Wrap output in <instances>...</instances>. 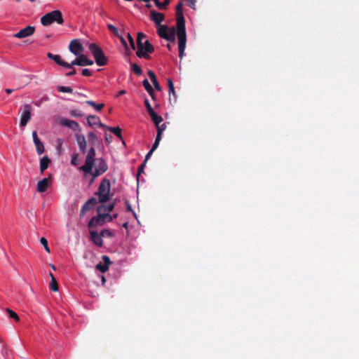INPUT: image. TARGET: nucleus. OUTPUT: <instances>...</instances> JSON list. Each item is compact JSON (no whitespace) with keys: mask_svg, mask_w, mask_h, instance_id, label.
<instances>
[{"mask_svg":"<svg viewBox=\"0 0 359 359\" xmlns=\"http://www.w3.org/2000/svg\"><path fill=\"white\" fill-rule=\"evenodd\" d=\"M157 128V135H159L160 137L162 135V133L166 129V123H164L161 125L158 124L156 126Z\"/></svg>","mask_w":359,"mask_h":359,"instance_id":"a19ab883","label":"nucleus"},{"mask_svg":"<svg viewBox=\"0 0 359 359\" xmlns=\"http://www.w3.org/2000/svg\"><path fill=\"white\" fill-rule=\"evenodd\" d=\"M102 260H103L104 263H102V262L98 263L96 265L95 268L100 272L105 273L109 269V266L111 264V262L109 257L107 255L102 256Z\"/></svg>","mask_w":359,"mask_h":359,"instance_id":"2eb2a0df","label":"nucleus"},{"mask_svg":"<svg viewBox=\"0 0 359 359\" xmlns=\"http://www.w3.org/2000/svg\"><path fill=\"white\" fill-rule=\"evenodd\" d=\"M126 93V90H121L118 94H117V97L118 96H121V95H125Z\"/></svg>","mask_w":359,"mask_h":359,"instance_id":"bf43d9fd","label":"nucleus"},{"mask_svg":"<svg viewBox=\"0 0 359 359\" xmlns=\"http://www.w3.org/2000/svg\"><path fill=\"white\" fill-rule=\"evenodd\" d=\"M149 95L151 97L153 100L155 99V93L154 89H152V92L151 93V94H149Z\"/></svg>","mask_w":359,"mask_h":359,"instance_id":"680f3d73","label":"nucleus"},{"mask_svg":"<svg viewBox=\"0 0 359 359\" xmlns=\"http://www.w3.org/2000/svg\"><path fill=\"white\" fill-rule=\"evenodd\" d=\"M127 38L128 39V41L130 43V46L131 48L133 50H135V41H134L133 36H131V34L130 33H128Z\"/></svg>","mask_w":359,"mask_h":359,"instance_id":"49530a36","label":"nucleus"},{"mask_svg":"<svg viewBox=\"0 0 359 359\" xmlns=\"http://www.w3.org/2000/svg\"><path fill=\"white\" fill-rule=\"evenodd\" d=\"M51 184V177L43 178L37 183L36 190L39 193L45 192Z\"/></svg>","mask_w":359,"mask_h":359,"instance_id":"4468645a","label":"nucleus"},{"mask_svg":"<svg viewBox=\"0 0 359 359\" xmlns=\"http://www.w3.org/2000/svg\"><path fill=\"white\" fill-rule=\"evenodd\" d=\"M34 31L35 27L34 26L28 25L15 34L13 36L18 39L25 38L32 36L34 33Z\"/></svg>","mask_w":359,"mask_h":359,"instance_id":"ddd939ff","label":"nucleus"},{"mask_svg":"<svg viewBox=\"0 0 359 359\" xmlns=\"http://www.w3.org/2000/svg\"><path fill=\"white\" fill-rule=\"evenodd\" d=\"M122 226H123V228H125V229H128V222H126L123 223V224H122Z\"/></svg>","mask_w":359,"mask_h":359,"instance_id":"e2e57ef3","label":"nucleus"},{"mask_svg":"<svg viewBox=\"0 0 359 359\" xmlns=\"http://www.w3.org/2000/svg\"><path fill=\"white\" fill-rule=\"evenodd\" d=\"M105 140H106V141H107L108 142H110V141L109 140V137H108V135H107V134H106V135H105Z\"/></svg>","mask_w":359,"mask_h":359,"instance_id":"774afa93","label":"nucleus"},{"mask_svg":"<svg viewBox=\"0 0 359 359\" xmlns=\"http://www.w3.org/2000/svg\"><path fill=\"white\" fill-rule=\"evenodd\" d=\"M76 140L79 145V149L85 153L86 151L87 142L86 140V137L83 135H77L76 136Z\"/></svg>","mask_w":359,"mask_h":359,"instance_id":"5701e85b","label":"nucleus"},{"mask_svg":"<svg viewBox=\"0 0 359 359\" xmlns=\"http://www.w3.org/2000/svg\"><path fill=\"white\" fill-rule=\"evenodd\" d=\"M40 243L44 247L46 252H50V248L48 247V241L46 238H44V237L41 238Z\"/></svg>","mask_w":359,"mask_h":359,"instance_id":"79ce46f5","label":"nucleus"},{"mask_svg":"<svg viewBox=\"0 0 359 359\" xmlns=\"http://www.w3.org/2000/svg\"><path fill=\"white\" fill-rule=\"evenodd\" d=\"M141 46H137V56L140 58L149 59V53H152L154 51V47L148 40L142 42Z\"/></svg>","mask_w":359,"mask_h":359,"instance_id":"39448f33","label":"nucleus"},{"mask_svg":"<svg viewBox=\"0 0 359 359\" xmlns=\"http://www.w3.org/2000/svg\"><path fill=\"white\" fill-rule=\"evenodd\" d=\"M90 240L98 247L103 245V241L102 239L101 234L92 229L90 230Z\"/></svg>","mask_w":359,"mask_h":359,"instance_id":"aec40b11","label":"nucleus"},{"mask_svg":"<svg viewBox=\"0 0 359 359\" xmlns=\"http://www.w3.org/2000/svg\"><path fill=\"white\" fill-rule=\"evenodd\" d=\"M6 312L8 313L10 318H13L15 321L20 320V317L13 311L11 310L10 309H6Z\"/></svg>","mask_w":359,"mask_h":359,"instance_id":"e433bc0d","label":"nucleus"},{"mask_svg":"<svg viewBox=\"0 0 359 359\" xmlns=\"http://www.w3.org/2000/svg\"><path fill=\"white\" fill-rule=\"evenodd\" d=\"M114 208V203H111L109 205H103L102 204V205H99L97 208V211L100 212L107 211L108 212L107 213H109L113 210Z\"/></svg>","mask_w":359,"mask_h":359,"instance_id":"c85d7f7f","label":"nucleus"},{"mask_svg":"<svg viewBox=\"0 0 359 359\" xmlns=\"http://www.w3.org/2000/svg\"><path fill=\"white\" fill-rule=\"evenodd\" d=\"M168 86L169 95H170V96L171 95H172L173 99H174V102L175 103L176 100H177V95H176V92H175V88H174V84H173V82L171 79H168Z\"/></svg>","mask_w":359,"mask_h":359,"instance_id":"cd10ccee","label":"nucleus"},{"mask_svg":"<svg viewBox=\"0 0 359 359\" xmlns=\"http://www.w3.org/2000/svg\"><path fill=\"white\" fill-rule=\"evenodd\" d=\"M60 125L68 127L74 130H80L79 124L75 121L67 118H61L60 120Z\"/></svg>","mask_w":359,"mask_h":359,"instance_id":"a211bd4d","label":"nucleus"},{"mask_svg":"<svg viewBox=\"0 0 359 359\" xmlns=\"http://www.w3.org/2000/svg\"><path fill=\"white\" fill-rule=\"evenodd\" d=\"M111 216H112L113 219H116V218L118 217V214H117V213H116V214H114V215H111Z\"/></svg>","mask_w":359,"mask_h":359,"instance_id":"338daca9","label":"nucleus"},{"mask_svg":"<svg viewBox=\"0 0 359 359\" xmlns=\"http://www.w3.org/2000/svg\"><path fill=\"white\" fill-rule=\"evenodd\" d=\"M69 51L76 57L83 52V46L79 39H73L69 45Z\"/></svg>","mask_w":359,"mask_h":359,"instance_id":"9d476101","label":"nucleus"},{"mask_svg":"<svg viewBox=\"0 0 359 359\" xmlns=\"http://www.w3.org/2000/svg\"><path fill=\"white\" fill-rule=\"evenodd\" d=\"M144 104H145V107L147 108V112L148 114H150L151 113L152 111H154V109L153 108L151 107L150 103H149V101L148 100V99H145L144 100Z\"/></svg>","mask_w":359,"mask_h":359,"instance_id":"09e8293b","label":"nucleus"},{"mask_svg":"<svg viewBox=\"0 0 359 359\" xmlns=\"http://www.w3.org/2000/svg\"><path fill=\"white\" fill-rule=\"evenodd\" d=\"M97 204V199L95 198H89L82 206L80 215L82 216L87 211L90 210L91 208H93L95 205Z\"/></svg>","mask_w":359,"mask_h":359,"instance_id":"f3484780","label":"nucleus"},{"mask_svg":"<svg viewBox=\"0 0 359 359\" xmlns=\"http://www.w3.org/2000/svg\"><path fill=\"white\" fill-rule=\"evenodd\" d=\"M132 71L137 75L140 76L142 74V69L135 63H131Z\"/></svg>","mask_w":359,"mask_h":359,"instance_id":"f704fd0d","label":"nucleus"},{"mask_svg":"<svg viewBox=\"0 0 359 359\" xmlns=\"http://www.w3.org/2000/svg\"><path fill=\"white\" fill-rule=\"evenodd\" d=\"M76 69H74V68H72V70L71 72H69L66 73V74H65V75H66L67 76H73V75L76 74Z\"/></svg>","mask_w":359,"mask_h":359,"instance_id":"13d9d810","label":"nucleus"},{"mask_svg":"<svg viewBox=\"0 0 359 359\" xmlns=\"http://www.w3.org/2000/svg\"><path fill=\"white\" fill-rule=\"evenodd\" d=\"M86 104L94 107L95 109L97 111H101L104 106V104L102 103V104H96L95 102L91 101V100L86 101Z\"/></svg>","mask_w":359,"mask_h":359,"instance_id":"72a5a7b5","label":"nucleus"},{"mask_svg":"<svg viewBox=\"0 0 359 359\" xmlns=\"http://www.w3.org/2000/svg\"><path fill=\"white\" fill-rule=\"evenodd\" d=\"M184 55V52H179V56L180 58H182Z\"/></svg>","mask_w":359,"mask_h":359,"instance_id":"69168bd1","label":"nucleus"},{"mask_svg":"<svg viewBox=\"0 0 359 359\" xmlns=\"http://www.w3.org/2000/svg\"><path fill=\"white\" fill-rule=\"evenodd\" d=\"M161 140V137H160L159 135H156L155 142H154V144L152 145V147L151 149H152L153 151H155L156 149V148L158 147Z\"/></svg>","mask_w":359,"mask_h":359,"instance_id":"de8ad7c7","label":"nucleus"},{"mask_svg":"<svg viewBox=\"0 0 359 359\" xmlns=\"http://www.w3.org/2000/svg\"><path fill=\"white\" fill-rule=\"evenodd\" d=\"M87 121L90 126L97 125L101 128H107V126L100 122V118L95 115H89L87 118Z\"/></svg>","mask_w":359,"mask_h":359,"instance_id":"412c9836","label":"nucleus"},{"mask_svg":"<svg viewBox=\"0 0 359 359\" xmlns=\"http://www.w3.org/2000/svg\"><path fill=\"white\" fill-rule=\"evenodd\" d=\"M102 216L104 217V222L107 220L108 222H111L113 220V217L109 213L102 212Z\"/></svg>","mask_w":359,"mask_h":359,"instance_id":"864d4df0","label":"nucleus"},{"mask_svg":"<svg viewBox=\"0 0 359 359\" xmlns=\"http://www.w3.org/2000/svg\"><path fill=\"white\" fill-rule=\"evenodd\" d=\"M49 276L51 278L50 287L53 292H57L58 290L57 282L52 273H49Z\"/></svg>","mask_w":359,"mask_h":359,"instance_id":"2f4dec72","label":"nucleus"},{"mask_svg":"<svg viewBox=\"0 0 359 359\" xmlns=\"http://www.w3.org/2000/svg\"><path fill=\"white\" fill-rule=\"evenodd\" d=\"M111 183L109 179L104 178L98 188L96 194L101 203H104L110 199Z\"/></svg>","mask_w":359,"mask_h":359,"instance_id":"f03ea898","label":"nucleus"},{"mask_svg":"<svg viewBox=\"0 0 359 359\" xmlns=\"http://www.w3.org/2000/svg\"><path fill=\"white\" fill-rule=\"evenodd\" d=\"M154 151H153L152 149H150L149 151L147 153V154L145 156V159L144 161V162H146L149 160V158H150V156H151V154H153Z\"/></svg>","mask_w":359,"mask_h":359,"instance_id":"4d7b16f0","label":"nucleus"},{"mask_svg":"<svg viewBox=\"0 0 359 359\" xmlns=\"http://www.w3.org/2000/svg\"><path fill=\"white\" fill-rule=\"evenodd\" d=\"M126 209H127V210H128V211L132 212H133V215H134V217H135V218H137L136 213H135V212H134V210H133L132 206H131V205L129 203V202H128V201H126Z\"/></svg>","mask_w":359,"mask_h":359,"instance_id":"5fc2aeb1","label":"nucleus"},{"mask_svg":"<svg viewBox=\"0 0 359 359\" xmlns=\"http://www.w3.org/2000/svg\"><path fill=\"white\" fill-rule=\"evenodd\" d=\"M104 223V220L102 212H97V215L91 218L88 224V226L91 229L93 227L102 226Z\"/></svg>","mask_w":359,"mask_h":359,"instance_id":"f8f14e48","label":"nucleus"},{"mask_svg":"<svg viewBox=\"0 0 359 359\" xmlns=\"http://www.w3.org/2000/svg\"><path fill=\"white\" fill-rule=\"evenodd\" d=\"M117 37H118V38L119 39V40L121 41V43H122V45H123V47L125 48V49H126V50H128V44H127V43H126V39H124V37H123L122 35H121V34H119L118 36H117Z\"/></svg>","mask_w":359,"mask_h":359,"instance_id":"8fccbe9b","label":"nucleus"},{"mask_svg":"<svg viewBox=\"0 0 359 359\" xmlns=\"http://www.w3.org/2000/svg\"><path fill=\"white\" fill-rule=\"evenodd\" d=\"M158 34L168 41L175 42V30L174 28L170 29L167 25H160L157 30Z\"/></svg>","mask_w":359,"mask_h":359,"instance_id":"423d86ee","label":"nucleus"},{"mask_svg":"<svg viewBox=\"0 0 359 359\" xmlns=\"http://www.w3.org/2000/svg\"><path fill=\"white\" fill-rule=\"evenodd\" d=\"M156 126H158L163 121V118L158 115L154 111L149 114Z\"/></svg>","mask_w":359,"mask_h":359,"instance_id":"c756f323","label":"nucleus"},{"mask_svg":"<svg viewBox=\"0 0 359 359\" xmlns=\"http://www.w3.org/2000/svg\"><path fill=\"white\" fill-rule=\"evenodd\" d=\"M147 74L149 77L150 78L151 82L153 83V85L155 88V89L158 91H160L161 90V87L157 80L156 76L154 74V72L151 70H149L147 72Z\"/></svg>","mask_w":359,"mask_h":359,"instance_id":"b1692460","label":"nucleus"},{"mask_svg":"<svg viewBox=\"0 0 359 359\" xmlns=\"http://www.w3.org/2000/svg\"><path fill=\"white\" fill-rule=\"evenodd\" d=\"M78 158H79V154H74L72 156L71 163L74 165H78Z\"/></svg>","mask_w":359,"mask_h":359,"instance_id":"3c124183","label":"nucleus"},{"mask_svg":"<svg viewBox=\"0 0 359 359\" xmlns=\"http://www.w3.org/2000/svg\"><path fill=\"white\" fill-rule=\"evenodd\" d=\"M13 91H14V90H13V89H11V88H6V92L8 94H11V93H12Z\"/></svg>","mask_w":359,"mask_h":359,"instance_id":"052dcab7","label":"nucleus"},{"mask_svg":"<svg viewBox=\"0 0 359 359\" xmlns=\"http://www.w3.org/2000/svg\"><path fill=\"white\" fill-rule=\"evenodd\" d=\"M102 237L111 238L114 236V233L109 229H102L100 232Z\"/></svg>","mask_w":359,"mask_h":359,"instance_id":"58836bf2","label":"nucleus"},{"mask_svg":"<svg viewBox=\"0 0 359 359\" xmlns=\"http://www.w3.org/2000/svg\"><path fill=\"white\" fill-rule=\"evenodd\" d=\"M105 128L113 133L118 137L122 138L121 129L119 127H109L107 126V128Z\"/></svg>","mask_w":359,"mask_h":359,"instance_id":"473e14b6","label":"nucleus"},{"mask_svg":"<svg viewBox=\"0 0 359 359\" xmlns=\"http://www.w3.org/2000/svg\"><path fill=\"white\" fill-rule=\"evenodd\" d=\"M33 141L36 147V152L39 155L44 152V145L42 142L39 139L36 131L32 132Z\"/></svg>","mask_w":359,"mask_h":359,"instance_id":"dca6fc26","label":"nucleus"},{"mask_svg":"<svg viewBox=\"0 0 359 359\" xmlns=\"http://www.w3.org/2000/svg\"><path fill=\"white\" fill-rule=\"evenodd\" d=\"M80 62V66H87V65H93V61L92 60L88 59L85 55L83 53L78 55Z\"/></svg>","mask_w":359,"mask_h":359,"instance_id":"a878e982","label":"nucleus"},{"mask_svg":"<svg viewBox=\"0 0 359 359\" xmlns=\"http://www.w3.org/2000/svg\"><path fill=\"white\" fill-rule=\"evenodd\" d=\"M97 161V167L94 172L92 171V173H90L92 175H93V178H96L98 176L102 175L104 173L107 169L108 165L106 163V161L102 158H99L96 160Z\"/></svg>","mask_w":359,"mask_h":359,"instance_id":"6e6552de","label":"nucleus"},{"mask_svg":"<svg viewBox=\"0 0 359 359\" xmlns=\"http://www.w3.org/2000/svg\"><path fill=\"white\" fill-rule=\"evenodd\" d=\"M55 22L59 25H62L64 22L62 14L59 10L50 11L43 15L41 18V23L43 26H48Z\"/></svg>","mask_w":359,"mask_h":359,"instance_id":"f257e3e1","label":"nucleus"},{"mask_svg":"<svg viewBox=\"0 0 359 359\" xmlns=\"http://www.w3.org/2000/svg\"><path fill=\"white\" fill-rule=\"evenodd\" d=\"M57 91L60 92V93H72L73 92V89L71 88V87H67V86H58L57 88Z\"/></svg>","mask_w":359,"mask_h":359,"instance_id":"4c0bfd02","label":"nucleus"},{"mask_svg":"<svg viewBox=\"0 0 359 359\" xmlns=\"http://www.w3.org/2000/svg\"><path fill=\"white\" fill-rule=\"evenodd\" d=\"M146 37L145 34L142 32H139L137 37V46L142 47V39Z\"/></svg>","mask_w":359,"mask_h":359,"instance_id":"ea45409f","label":"nucleus"},{"mask_svg":"<svg viewBox=\"0 0 359 359\" xmlns=\"http://www.w3.org/2000/svg\"><path fill=\"white\" fill-rule=\"evenodd\" d=\"M95 150L93 147H90L86 157L85 164L81 167V169L85 173H92V170L95 161Z\"/></svg>","mask_w":359,"mask_h":359,"instance_id":"20e7f679","label":"nucleus"},{"mask_svg":"<svg viewBox=\"0 0 359 359\" xmlns=\"http://www.w3.org/2000/svg\"><path fill=\"white\" fill-rule=\"evenodd\" d=\"M183 4L180 1L176 6L177 27H185V20L182 11Z\"/></svg>","mask_w":359,"mask_h":359,"instance_id":"9b49d317","label":"nucleus"},{"mask_svg":"<svg viewBox=\"0 0 359 359\" xmlns=\"http://www.w3.org/2000/svg\"><path fill=\"white\" fill-rule=\"evenodd\" d=\"M32 107L29 104H26L23 105V111L20 116V126L21 127H25L28 122L30 121L32 117Z\"/></svg>","mask_w":359,"mask_h":359,"instance_id":"0eeeda50","label":"nucleus"},{"mask_svg":"<svg viewBox=\"0 0 359 359\" xmlns=\"http://www.w3.org/2000/svg\"><path fill=\"white\" fill-rule=\"evenodd\" d=\"M47 57L49 59L53 60L57 65L60 66H62L63 67L69 66V63L64 61L60 55H54L51 53H48Z\"/></svg>","mask_w":359,"mask_h":359,"instance_id":"4be33fe9","label":"nucleus"},{"mask_svg":"<svg viewBox=\"0 0 359 359\" xmlns=\"http://www.w3.org/2000/svg\"><path fill=\"white\" fill-rule=\"evenodd\" d=\"M142 85L144 87L145 90L147 91V93L149 94H151V93L152 92L153 88L151 87V86L150 85L149 81L147 79H145L142 81Z\"/></svg>","mask_w":359,"mask_h":359,"instance_id":"c9c22d12","label":"nucleus"},{"mask_svg":"<svg viewBox=\"0 0 359 359\" xmlns=\"http://www.w3.org/2000/svg\"><path fill=\"white\" fill-rule=\"evenodd\" d=\"M150 18L152 21H154L156 25H161V22L165 19V15L162 13H158L155 11H150Z\"/></svg>","mask_w":359,"mask_h":359,"instance_id":"6ab92c4d","label":"nucleus"},{"mask_svg":"<svg viewBox=\"0 0 359 359\" xmlns=\"http://www.w3.org/2000/svg\"><path fill=\"white\" fill-rule=\"evenodd\" d=\"M49 266L51 267L52 269L56 270V268H55V265H53L52 264H50Z\"/></svg>","mask_w":359,"mask_h":359,"instance_id":"0e129e2a","label":"nucleus"},{"mask_svg":"<svg viewBox=\"0 0 359 359\" xmlns=\"http://www.w3.org/2000/svg\"><path fill=\"white\" fill-rule=\"evenodd\" d=\"M89 50L93 55L95 62L99 66H104L107 64V57L104 55L102 48L96 43H90L89 45Z\"/></svg>","mask_w":359,"mask_h":359,"instance_id":"7ed1b4c3","label":"nucleus"},{"mask_svg":"<svg viewBox=\"0 0 359 359\" xmlns=\"http://www.w3.org/2000/svg\"><path fill=\"white\" fill-rule=\"evenodd\" d=\"M82 74L85 76H91V72L88 69H83L82 70Z\"/></svg>","mask_w":359,"mask_h":359,"instance_id":"6e6d98bb","label":"nucleus"},{"mask_svg":"<svg viewBox=\"0 0 359 359\" xmlns=\"http://www.w3.org/2000/svg\"><path fill=\"white\" fill-rule=\"evenodd\" d=\"M87 137L90 144L93 145L100 144L101 143V140L97 137L96 134L93 132H89L87 135Z\"/></svg>","mask_w":359,"mask_h":359,"instance_id":"393cba45","label":"nucleus"},{"mask_svg":"<svg viewBox=\"0 0 359 359\" xmlns=\"http://www.w3.org/2000/svg\"><path fill=\"white\" fill-rule=\"evenodd\" d=\"M50 161L49 158L46 156H43L40 161V170L41 172H43L45 170H46L49 165Z\"/></svg>","mask_w":359,"mask_h":359,"instance_id":"bb28decb","label":"nucleus"},{"mask_svg":"<svg viewBox=\"0 0 359 359\" xmlns=\"http://www.w3.org/2000/svg\"><path fill=\"white\" fill-rule=\"evenodd\" d=\"M107 28L116 36L119 35L118 30V29L114 25L109 24V25H107Z\"/></svg>","mask_w":359,"mask_h":359,"instance_id":"37998d69","label":"nucleus"},{"mask_svg":"<svg viewBox=\"0 0 359 359\" xmlns=\"http://www.w3.org/2000/svg\"><path fill=\"white\" fill-rule=\"evenodd\" d=\"M179 52H184L186 47L187 35L185 27H177Z\"/></svg>","mask_w":359,"mask_h":359,"instance_id":"1a4fd4ad","label":"nucleus"},{"mask_svg":"<svg viewBox=\"0 0 359 359\" xmlns=\"http://www.w3.org/2000/svg\"><path fill=\"white\" fill-rule=\"evenodd\" d=\"M146 165V162H143L140 166L138 168L137 173V178L139 179V176L141 175V173L144 172V169Z\"/></svg>","mask_w":359,"mask_h":359,"instance_id":"603ef678","label":"nucleus"},{"mask_svg":"<svg viewBox=\"0 0 359 359\" xmlns=\"http://www.w3.org/2000/svg\"><path fill=\"white\" fill-rule=\"evenodd\" d=\"M156 7L161 10H165L167 8L168 6L170 4L171 0H165L163 2H161L159 0L154 1Z\"/></svg>","mask_w":359,"mask_h":359,"instance_id":"7c9ffc66","label":"nucleus"},{"mask_svg":"<svg viewBox=\"0 0 359 359\" xmlns=\"http://www.w3.org/2000/svg\"><path fill=\"white\" fill-rule=\"evenodd\" d=\"M69 114L73 117H81L83 115L81 111L77 109L71 110Z\"/></svg>","mask_w":359,"mask_h":359,"instance_id":"c03bdc74","label":"nucleus"},{"mask_svg":"<svg viewBox=\"0 0 359 359\" xmlns=\"http://www.w3.org/2000/svg\"><path fill=\"white\" fill-rule=\"evenodd\" d=\"M74 65L80 66V62H79V57H77L75 60H74L71 63H69L68 67H65L67 69H72L73 66H74Z\"/></svg>","mask_w":359,"mask_h":359,"instance_id":"a18cd8bd","label":"nucleus"}]
</instances>
